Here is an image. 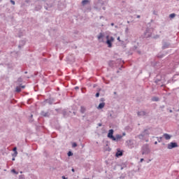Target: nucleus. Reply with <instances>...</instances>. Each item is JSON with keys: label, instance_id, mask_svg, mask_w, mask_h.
Segmentation results:
<instances>
[{"label": "nucleus", "instance_id": "obj_1", "mask_svg": "<svg viewBox=\"0 0 179 179\" xmlns=\"http://www.w3.org/2000/svg\"><path fill=\"white\" fill-rule=\"evenodd\" d=\"M114 41V37L110 36H106V44L108 45V48L113 47V42Z\"/></svg>", "mask_w": 179, "mask_h": 179}, {"label": "nucleus", "instance_id": "obj_2", "mask_svg": "<svg viewBox=\"0 0 179 179\" xmlns=\"http://www.w3.org/2000/svg\"><path fill=\"white\" fill-rule=\"evenodd\" d=\"M142 155H149L150 153V149H149V145H144L141 148Z\"/></svg>", "mask_w": 179, "mask_h": 179}, {"label": "nucleus", "instance_id": "obj_3", "mask_svg": "<svg viewBox=\"0 0 179 179\" xmlns=\"http://www.w3.org/2000/svg\"><path fill=\"white\" fill-rule=\"evenodd\" d=\"M176 148H178V144L176 142H171L168 144L167 149L171 150V149H174Z\"/></svg>", "mask_w": 179, "mask_h": 179}, {"label": "nucleus", "instance_id": "obj_4", "mask_svg": "<svg viewBox=\"0 0 179 179\" xmlns=\"http://www.w3.org/2000/svg\"><path fill=\"white\" fill-rule=\"evenodd\" d=\"M108 138H109V139H111L112 141L113 139H115V136H114V129H111L108 131V135H107Z\"/></svg>", "mask_w": 179, "mask_h": 179}, {"label": "nucleus", "instance_id": "obj_5", "mask_svg": "<svg viewBox=\"0 0 179 179\" xmlns=\"http://www.w3.org/2000/svg\"><path fill=\"white\" fill-rule=\"evenodd\" d=\"M43 103V104H47L48 103V104L51 106L54 103V99L52 97H50L49 99H45Z\"/></svg>", "mask_w": 179, "mask_h": 179}, {"label": "nucleus", "instance_id": "obj_6", "mask_svg": "<svg viewBox=\"0 0 179 179\" xmlns=\"http://www.w3.org/2000/svg\"><path fill=\"white\" fill-rule=\"evenodd\" d=\"M162 50L170 48V43L162 41Z\"/></svg>", "mask_w": 179, "mask_h": 179}, {"label": "nucleus", "instance_id": "obj_7", "mask_svg": "<svg viewBox=\"0 0 179 179\" xmlns=\"http://www.w3.org/2000/svg\"><path fill=\"white\" fill-rule=\"evenodd\" d=\"M149 130L148 129H145L141 134L139 135L140 139H142L144 136H146V135H149Z\"/></svg>", "mask_w": 179, "mask_h": 179}, {"label": "nucleus", "instance_id": "obj_8", "mask_svg": "<svg viewBox=\"0 0 179 179\" xmlns=\"http://www.w3.org/2000/svg\"><path fill=\"white\" fill-rule=\"evenodd\" d=\"M126 143L127 144L128 148L129 149H132L134 148V141L133 140H128L126 141Z\"/></svg>", "mask_w": 179, "mask_h": 179}, {"label": "nucleus", "instance_id": "obj_9", "mask_svg": "<svg viewBox=\"0 0 179 179\" xmlns=\"http://www.w3.org/2000/svg\"><path fill=\"white\" fill-rule=\"evenodd\" d=\"M124 155V151L120 150V149H117V151L115 153L116 157H121Z\"/></svg>", "mask_w": 179, "mask_h": 179}, {"label": "nucleus", "instance_id": "obj_10", "mask_svg": "<svg viewBox=\"0 0 179 179\" xmlns=\"http://www.w3.org/2000/svg\"><path fill=\"white\" fill-rule=\"evenodd\" d=\"M148 113L145 110H141L137 112L138 117H145V115H147Z\"/></svg>", "mask_w": 179, "mask_h": 179}, {"label": "nucleus", "instance_id": "obj_11", "mask_svg": "<svg viewBox=\"0 0 179 179\" xmlns=\"http://www.w3.org/2000/svg\"><path fill=\"white\" fill-rule=\"evenodd\" d=\"M26 44V41L25 40H21L20 41L19 45H18V48L20 50L23 45Z\"/></svg>", "mask_w": 179, "mask_h": 179}, {"label": "nucleus", "instance_id": "obj_12", "mask_svg": "<svg viewBox=\"0 0 179 179\" xmlns=\"http://www.w3.org/2000/svg\"><path fill=\"white\" fill-rule=\"evenodd\" d=\"M122 138V136H121L120 134H117L113 141H114V142H118V141H120Z\"/></svg>", "mask_w": 179, "mask_h": 179}, {"label": "nucleus", "instance_id": "obj_13", "mask_svg": "<svg viewBox=\"0 0 179 179\" xmlns=\"http://www.w3.org/2000/svg\"><path fill=\"white\" fill-rule=\"evenodd\" d=\"M41 115H42V117H50V112H45L44 110H42L41 112Z\"/></svg>", "mask_w": 179, "mask_h": 179}, {"label": "nucleus", "instance_id": "obj_14", "mask_svg": "<svg viewBox=\"0 0 179 179\" xmlns=\"http://www.w3.org/2000/svg\"><path fill=\"white\" fill-rule=\"evenodd\" d=\"M104 106H106V103L104 102L100 103L97 107L98 110H101L104 108Z\"/></svg>", "mask_w": 179, "mask_h": 179}, {"label": "nucleus", "instance_id": "obj_15", "mask_svg": "<svg viewBox=\"0 0 179 179\" xmlns=\"http://www.w3.org/2000/svg\"><path fill=\"white\" fill-rule=\"evenodd\" d=\"M164 138H165V139L166 141H169V140L171 139V136L169 134H164Z\"/></svg>", "mask_w": 179, "mask_h": 179}, {"label": "nucleus", "instance_id": "obj_16", "mask_svg": "<svg viewBox=\"0 0 179 179\" xmlns=\"http://www.w3.org/2000/svg\"><path fill=\"white\" fill-rule=\"evenodd\" d=\"M80 112L81 113V114H85V113H86V107L83 106H80Z\"/></svg>", "mask_w": 179, "mask_h": 179}, {"label": "nucleus", "instance_id": "obj_17", "mask_svg": "<svg viewBox=\"0 0 179 179\" xmlns=\"http://www.w3.org/2000/svg\"><path fill=\"white\" fill-rule=\"evenodd\" d=\"M116 166H122L123 169H125V167H127V164L122 163L121 164H116Z\"/></svg>", "mask_w": 179, "mask_h": 179}, {"label": "nucleus", "instance_id": "obj_18", "mask_svg": "<svg viewBox=\"0 0 179 179\" xmlns=\"http://www.w3.org/2000/svg\"><path fill=\"white\" fill-rule=\"evenodd\" d=\"M87 3H89V0H83L82 1V5H83L85 6V5H87Z\"/></svg>", "mask_w": 179, "mask_h": 179}, {"label": "nucleus", "instance_id": "obj_19", "mask_svg": "<svg viewBox=\"0 0 179 179\" xmlns=\"http://www.w3.org/2000/svg\"><path fill=\"white\" fill-rule=\"evenodd\" d=\"M15 92H17V93H20V92H22V88L20 87H17Z\"/></svg>", "mask_w": 179, "mask_h": 179}, {"label": "nucleus", "instance_id": "obj_20", "mask_svg": "<svg viewBox=\"0 0 179 179\" xmlns=\"http://www.w3.org/2000/svg\"><path fill=\"white\" fill-rule=\"evenodd\" d=\"M104 37V35L103 34V33H100L98 36V40H100L101 38H103Z\"/></svg>", "mask_w": 179, "mask_h": 179}, {"label": "nucleus", "instance_id": "obj_21", "mask_svg": "<svg viewBox=\"0 0 179 179\" xmlns=\"http://www.w3.org/2000/svg\"><path fill=\"white\" fill-rule=\"evenodd\" d=\"M152 101H159V97H157V96L152 97Z\"/></svg>", "mask_w": 179, "mask_h": 179}, {"label": "nucleus", "instance_id": "obj_22", "mask_svg": "<svg viewBox=\"0 0 179 179\" xmlns=\"http://www.w3.org/2000/svg\"><path fill=\"white\" fill-rule=\"evenodd\" d=\"M67 155L69 157H71V156H73V152H72V151H69Z\"/></svg>", "mask_w": 179, "mask_h": 179}, {"label": "nucleus", "instance_id": "obj_23", "mask_svg": "<svg viewBox=\"0 0 179 179\" xmlns=\"http://www.w3.org/2000/svg\"><path fill=\"white\" fill-rule=\"evenodd\" d=\"M169 17L171 19H173V17H176V13H171L169 15Z\"/></svg>", "mask_w": 179, "mask_h": 179}, {"label": "nucleus", "instance_id": "obj_24", "mask_svg": "<svg viewBox=\"0 0 179 179\" xmlns=\"http://www.w3.org/2000/svg\"><path fill=\"white\" fill-rule=\"evenodd\" d=\"M11 172H13V174H15L16 176H17V174H19V172L16 171L15 169H12V170H11Z\"/></svg>", "mask_w": 179, "mask_h": 179}, {"label": "nucleus", "instance_id": "obj_25", "mask_svg": "<svg viewBox=\"0 0 179 179\" xmlns=\"http://www.w3.org/2000/svg\"><path fill=\"white\" fill-rule=\"evenodd\" d=\"M13 157H16V156H17V151H15L13 155H12Z\"/></svg>", "mask_w": 179, "mask_h": 179}, {"label": "nucleus", "instance_id": "obj_26", "mask_svg": "<svg viewBox=\"0 0 179 179\" xmlns=\"http://www.w3.org/2000/svg\"><path fill=\"white\" fill-rule=\"evenodd\" d=\"M17 82H18L19 83H22L23 82V80L22 79V78H19L17 79Z\"/></svg>", "mask_w": 179, "mask_h": 179}, {"label": "nucleus", "instance_id": "obj_27", "mask_svg": "<svg viewBox=\"0 0 179 179\" xmlns=\"http://www.w3.org/2000/svg\"><path fill=\"white\" fill-rule=\"evenodd\" d=\"M76 146H78V143H72V148H76Z\"/></svg>", "mask_w": 179, "mask_h": 179}, {"label": "nucleus", "instance_id": "obj_28", "mask_svg": "<svg viewBox=\"0 0 179 179\" xmlns=\"http://www.w3.org/2000/svg\"><path fill=\"white\" fill-rule=\"evenodd\" d=\"M157 139L159 143L162 142V137H157Z\"/></svg>", "mask_w": 179, "mask_h": 179}, {"label": "nucleus", "instance_id": "obj_29", "mask_svg": "<svg viewBox=\"0 0 179 179\" xmlns=\"http://www.w3.org/2000/svg\"><path fill=\"white\" fill-rule=\"evenodd\" d=\"M100 96V92H96L95 94V97H99Z\"/></svg>", "mask_w": 179, "mask_h": 179}, {"label": "nucleus", "instance_id": "obj_30", "mask_svg": "<svg viewBox=\"0 0 179 179\" xmlns=\"http://www.w3.org/2000/svg\"><path fill=\"white\" fill-rule=\"evenodd\" d=\"M160 79H159V78H157V79H155V83H159V82H160Z\"/></svg>", "mask_w": 179, "mask_h": 179}, {"label": "nucleus", "instance_id": "obj_31", "mask_svg": "<svg viewBox=\"0 0 179 179\" xmlns=\"http://www.w3.org/2000/svg\"><path fill=\"white\" fill-rule=\"evenodd\" d=\"M107 152H111V148L108 147V148L106 149Z\"/></svg>", "mask_w": 179, "mask_h": 179}, {"label": "nucleus", "instance_id": "obj_32", "mask_svg": "<svg viewBox=\"0 0 179 179\" xmlns=\"http://www.w3.org/2000/svg\"><path fill=\"white\" fill-rule=\"evenodd\" d=\"M128 31H129V29L128 28V27H127V28L125 29V33L128 34Z\"/></svg>", "mask_w": 179, "mask_h": 179}, {"label": "nucleus", "instance_id": "obj_33", "mask_svg": "<svg viewBox=\"0 0 179 179\" xmlns=\"http://www.w3.org/2000/svg\"><path fill=\"white\" fill-rule=\"evenodd\" d=\"M10 3H12V5H15V1H13V0H10Z\"/></svg>", "mask_w": 179, "mask_h": 179}, {"label": "nucleus", "instance_id": "obj_34", "mask_svg": "<svg viewBox=\"0 0 179 179\" xmlns=\"http://www.w3.org/2000/svg\"><path fill=\"white\" fill-rule=\"evenodd\" d=\"M13 152H17V148H16V147H15L14 148H13Z\"/></svg>", "mask_w": 179, "mask_h": 179}, {"label": "nucleus", "instance_id": "obj_35", "mask_svg": "<svg viewBox=\"0 0 179 179\" xmlns=\"http://www.w3.org/2000/svg\"><path fill=\"white\" fill-rule=\"evenodd\" d=\"M27 103L28 104H30L31 103V99H28Z\"/></svg>", "mask_w": 179, "mask_h": 179}, {"label": "nucleus", "instance_id": "obj_36", "mask_svg": "<svg viewBox=\"0 0 179 179\" xmlns=\"http://www.w3.org/2000/svg\"><path fill=\"white\" fill-rule=\"evenodd\" d=\"M74 89H75L76 90H79V87L76 86V87H75Z\"/></svg>", "mask_w": 179, "mask_h": 179}, {"label": "nucleus", "instance_id": "obj_37", "mask_svg": "<svg viewBox=\"0 0 179 179\" xmlns=\"http://www.w3.org/2000/svg\"><path fill=\"white\" fill-rule=\"evenodd\" d=\"M143 160H145V159L141 158V159H140V162L142 163V162H143Z\"/></svg>", "mask_w": 179, "mask_h": 179}, {"label": "nucleus", "instance_id": "obj_38", "mask_svg": "<svg viewBox=\"0 0 179 179\" xmlns=\"http://www.w3.org/2000/svg\"><path fill=\"white\" fill-rule=\"evenodd\" d=\"M26 3H29L30 2V0H25Z\"/></svg>", "mask_w": 179, "mask_h": 179}, {"label": "nucleus", "instance_id": "obj_39", "mask_svg": "<svg viewBox=\"0 0 179 179\" xmlns=\"http://www.w3.org/2000/svg\"><path fill=\"white\" fill-rule=\"evenodd\" d=\"M103 124L101 123H98V127H101Z\"/></svg>", "mask_w": 179, "mask_h": 179}, {"label": "nucleus", "instance_id": "obj_40", "mask_svg": "<svg viewBox=\"0 0 179 179\" xmlns=\"http://www.w3.org/2000/svg\"><path fill=\"white\" fill-rule=\"evenodd\" d=\"M104 100H105L104 98H101V99H100L101 101H104Z\"/></svg>", "mask_w": 179, "mask_h": 179}, {"label": "nucleus", "instance_id": "obj_41", "mask_svg": "<svg viewBox=\"0 0 179 179\" xmlns=\"http://www.w3.org/2000/svg\"><path fill=\"white\" fill-rule=\"evenodd\" d=\"M24 87H26V86L24 85L21 86V89H24Z\"/></svg>", "mask_w": 179, "mask_h": 179}, {"label": "nucleus", "instance_id": "obj_42", "mask_svg": "<svg viewBox=\"0 0 179 179\" xmlns=\"http://www.w3.org/2000/svg\"><path fill=\"white\" fill-rule=\"evenodd\" d=\"M137 19H140L141 18V15H136Z\"/></svg>", "mask_w": 179, "mask_h": 179}, {"label": "nucleus", "instance_id": "obj_43", "mask_svg": "<svg viewBox=\"0 0 179 179\" xmlns=\"http://www.w3.org/2000/svg\"><path fill=\"white\" fill-rule=\"evenodd\" d=\"M71 171H72L73 173H75V169L73 168V169H71Z\"/></svg>", "mask_w": 179, "mask_h": 179}, {"label": "nucleus", "instance_id": "obj_44", "mask_svg": "<svg viewBox=\"0 0 179 179\" xmlns=\"http://www.w3.org/2000/svg\"><path fill=\"white\" fill-rule=\"evenodd\" d=\"M62 179H67V178L65 177V176H62Z\"/></svg>", "mask_w": 179, "mask_h": 179}, {"label": "nucleus", "instance_id": "obj_45", "mask_svg": "<svg viewBox=\"0 0 179 179\" xmlns=\"http://www.w3.org/2000/svg\"><path fill=\"white\" fill-rule=\"evenodd\" d=\"M119 167H120V170H124L123 166H119Z\"/></svg>", "mask_w": 179, "mask_h": 179}, {"label": "nucleus", "instance_id": "obj_46", "mask_svg": "<svg viewBox=\"0 0 179 179\" xmlns=\"http://www.w3.org/2000/svg\"><path fill=\"white\" fill-rule=\"evenodd\" d=\"M111 62H113L112 61L109 62V66H111Z\"/></svg>", "mask_w": 179, "mask_h": 179}, {"label": "nucleus", "instance_id": "obj_47", "mask_svg": "<svg viewBox=\"0 0 179 179\" xmlns=\"http://www.w3.org/2000/svg\"><path fill=\"white\" fill-rule=\"evenodd\" d=\"M117 40L118 41H121V40H120V36L117 37Z\"/></svg>", "mask_w": 179, "mask_h": 179}, {"label": "nucleus", "instance_id": "obj_48", "mask_svg": "<svg viewBox=\"0 0 179 179\" xmlns=\"http://www.w3.org/2000/svg\"><path fill=\"white\" fill-rule=\"evenodd\" d=\"M12 160H13V162H15V157H13L12 158Z\"/></svg>", "mask_w": 179, "mask_h": 179}, {"label": "nucleus", "instance_id": "obj_49", "mask_svg": "<svg viewBox=\"0 0 179 179\" xmlns=\"http://www.w3.org/2000/svg\"><path fill=\"white\" fill-rule=\"evenodd\" d=\"M126 134L125 132L122 133V136H125Z\"/></svg>", "mask_w": 179, "mask_h": 179}, {"label": "nucleus", "instance_id": "obj_50", "mask_svg": "<svg viewBox=\"0 0 179 179\" xmlns=\"http://www.w3.org/2000/svg\"><path fill=\"white\" fill-rule=\"evenodd\" d=\"M23 178V176H20V179H22Z\"/></svg>", "mask_w": 179, "mask_h": 179}, {"label": "nucleus", "instance_id": "obj_51", "mask_svg": "<svg viewBox=\"0 0 179 179\" xmlns=\"http://www.w3.org/2000/svg\"><path fill=\"white\" fill-rule=\"evenodd\" d=\"M110 26H114V22H112V23L110 24Z\"/></svg>", "mask_w": 179, "mask_h": 179}, {"label": "nucleus", "instance_id": "obj_52", "mask_svg": "<svg viewBox=\"0 0 179 179\" xmlns=\"http://www.w3.org/2000/svg\"><path fill=\"white\" fill-rule=\"evenodd\" d=\"M138 54H141V50H138Z\"/></svg>", "mask_w": 179, "mask_h": 179}, {"label": "nucleus", "instance_id": "obj_53", "mask_svg": "<svg viewBox=\"0 0 179 179\" xmlns=\"http://www.w3.org/2000/svg\"><path fill=\"white\" fill-rule=\"evenodd\" d=\"M103 17H104L103 16H100L99 19H103Z\"/></svg>", "mask_w": 179, "mask_h": 179}, {"label": "nucleus", "instance_id": "obj_54", "mask_svg": "<svg viewBox=\"0 0 179 179\" xmlns=\"http://www.w3.org/2000/svg\"><path fill=\"white\" fill-rule=\"evenodd\" d=\"M115 29H118V25L115 26Z\"/></svg>", "mask_w": 179, "mask_h": 179}, {"label": "nucleus", "instance_id": "obj_55", "mask_svg": "<svg viewBox=\"0 0 179 179\" xmlns=\"http://www.w3.org/2000/svg\"><path fill=\"white\" fill-rule=\"evenodd\" d=\"M154 143L155 145H157V141H155Z\"/></svg>", "mask_w": 179, "mask_h": 179}, {"label": "nucleus", "instance_id": "obj_56", "mask_svg": "<svg viewBox=\"0 0 179 179\" xmlns=\"http://www.w3.org/2000/svg\"><path fill=\"white\" fill-rule=\"evenodd\" d=\"M103 10H106V7H103Z\"/></svg>", "mask_w": 179, "mask_h": 179}, {"label": "nucleus", "instance_id": "obj_57", "mask_svg": "<svg viewBox=\"0 0 179 179\" xmlns=\"http://www.w3.org/2000/svg\"><path fill=\"white\" fill-rule=\"evenodd\" d=\"M159 38V36H157L155 37V38Z\"/></svg>", "mask_w": 179, "mask_h": 179}, {"label": "nucleus", "instance_id": "obj_58", "mask_svg": "<svg viewBox=\"0 0 179 179\" xmlns=\"http://www.w3.org/2000/svg\"><path fill=\"white\" fill-rule=\"evenodd\" d=\"M170 113H173V110H170Z\"/></svg>", "mask_w": 179, "mask_h": 179}, {"label": "nucleus", "instance_id": "obj_59", "mask_svg": "<svg viewBox=\"0 0 179 179\" xmlns=\"http://www.w3.org/2000/svg\"><path fill=\"white\" fill-rule=\"evenodd\" d=\"M24 73L27 74V71H25Z\"/></svg>", "mask_w": 179, "mask_h": 179}, {"label": "nucleus", "instance_id": "obj_60", "mask_svg": "<svg viewBox=\"0 0 179 179\" xmlns=\"http://www.w3.org/2000/svg\"><path fill=\"white\" fill-rule=\"evenodd\" d=\"M127 23H129V21H127Z\"/></svg>", "mask_w": 179, "mask_h": 179}, {"label": "nucleus", "instance_id": "obj_61", "mask_svg": "<svg viewBox=\"0 0 179 179\" xmlns=\"http://www.w3.org/2000/svg\"><path fill=\"white\" fill-rule=\"evenodd\" d=\"M120 178H122V176H120Z\"/></svg>", "mask_w": 179, "mask_h": 179}, {"label": "nucleus", "instance_id": "obj_62", "mask_svg": "<svg viewBox=\"0 0 179 179\" xmlns=\"http://www.w3.org/2000/svg\"><path fill=\"white\" fill-rule=\"evenodd\" d=\"M122 68H124V66H122Z\"/></svg>", "mask_w": 179, "mask_h": 179}, {"label": "nucleus", "instance_id": "obj_63", "mask_svg": "<svg viewBox=\"0 0 179 179\" xmlns=\"http://www.w3.org/2000/svg\"><path fill=\"white\" fill-rule=\"evenodd\" d=\"M118 72H120V71H117V73H118Z\"/></svg>", "mask_w": 179, "mask_h": 179}, {"label": "nucleus", "instance_id": "obj_64", "mask_svg": "<svg viewBox=\"0 0 179 179\" xmlns=\"http://www.w3.org/2000/svg\"><path fill=\"white\" fill-rule=\"evenodd\" d=\"M31 117H33V115H31Z\"/></svg>", "mask_w": 179, "mask_h": 179}]
</instances>
